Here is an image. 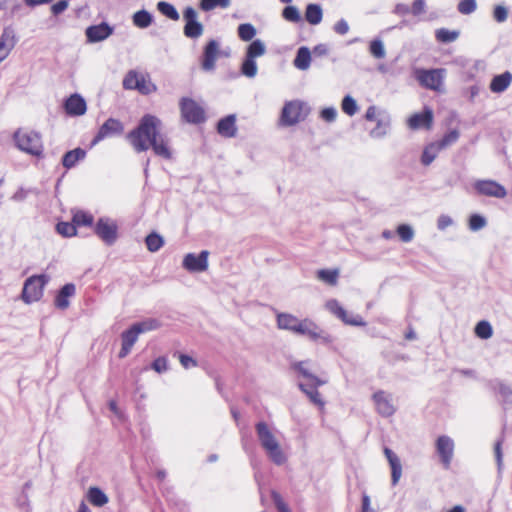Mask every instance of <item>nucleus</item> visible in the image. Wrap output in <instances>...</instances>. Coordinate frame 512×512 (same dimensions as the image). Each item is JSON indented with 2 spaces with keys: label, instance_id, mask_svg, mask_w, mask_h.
Instances as JSON below:
<instances>
[{
  "label": "nucleus",
  "instance_id": "1",
  "mask_svg": "<svg viewBox=\"0 0 512 512\" xmlns=\"http://www.w3.org/2000/svg\"><path fill=\"white\" fill-rule=\"evenodd\" d=\"M161 121L147 114L142 117L139 125L127 134V139L136 152L147 151L150 147L157 156L171 159L172 152L168 139L159 133Z\"/></svg>",
  "mask_w": 512,
  "mask_h": 512
},
{
  "label": "nucleus",
  "instance_id": "2",
  "mask_svg": "<svg viewBox=\"0 0 512 512\" xmlns=\"http://www.w3.org/2000/svg\"><path fill=\"white\" fill-rule=\"evenodd\" d=\"M277 327L295 334L306 335L313 341L321 340L323 343L332 341L330 335L321 330L312 320H300L289 313L277 314Z\"/></svg>",
  "mask_w": 512,
  "mask_h": 512
},
{
  "label": "nucleus",
  "instance_id": "3",
  "mask_svg": "<svg viewBox=\"0 0 512 512\" xmlns=\"http://www.w3.org/2000/svg\"><path fill=\"white\" fill-rule=\"evenodd\" d=\"M255 430L259 444L265 451L268 459L278 466L285 464L287 462V454L276 435V431L263 421L255 425Z\"/></svg>",
  "mask_w": 512,
  "mask_h": 512
},
{
  "label": "nucleus",
  "instance_id": "4",
  "mask_svg": "<svg viewBox=\"0 0 512 512\" xmlns=\"http://www.w3.org/2000/svg\"><path fill=\"white\" fill-rule=\"evenodd\" d=\"M414 77L422 87L433 91H441L446 77V70L443 68H416L414 70Z\"/></svg>",
  "mask_w": 512,
  "mask_h": 512
},
{
  "label": "nucleus",
  "instance_id": "5",
  "mask_svg": "<svg viewBox=\"0 0 512 512\" xmlns=\"http://www.w3.org/2000/svg\"><path fill=\"white\" fill-rule=\"evenodd\" d=\"M17 147L30 155L41 156L43 153V144L41 136L33 131L19 130L14 134Z\"/></svg>",
  "mask_w": 512,
  "mask_h": 512
},
{
  "label": "nucleus",
  "instance_id": "6",
  "mask_svg": "<svg viewBox=\"0 0 512 512\" xmlns=\"http://www.w3.org/2000/svg\"><path fill=\"white\" fill-rule=\"evenodd\" d=\"M48 282L49 276L46 274L29 277L24 283L21 299L27 304L40 300L43 296L44 287Z\"/></svg>",
  "mask_w": 512,
  "mask_h": 512
},
{
  "label": "nucleus",
  "instance_id": "7",
  "mask_svg": "<svg viewBox=\"0 0 512 512\" xmlns=\"http://www.w3.org/2000/svg\"><path fill=\"white\" fill-rule=\"evenodd\" d=\"M123 87L128 90H138L142 94H150L157 90L149 76L130 70L123 79Z\"/></svg>",
  "mask_w": 512,
  "mask_h": 512
},
{
  "label": "nucleus",
  "instance_id": "8",
  "mask_svg": "<svg viewBox=\"0 0 512 512\" xmlns=\"http://www.w3.org/2000/svg\"><path fill=\"white\" fill-rule=\"evenodd\" d=\"M307 115L305 104L299 100L286 102L283 106L280 122L284 126H293L304 120Z\"/></svg>",
  "mask_w": 512,
  "mask_h": 512
},
{
  "label": "nucleus",
  "instance_id": "9",
  "mask_svg": "<svg viewBox=\"0 0 512 512\" xmlns=\"http://www.w3.org/2000/svg\"><path fill=\"white\" fill-rule=\"evenodd\" d=\"M95 234L107 245H113L118 238L117 222L109 217H100L94 227Z\"/></svg>",
  "mask_w": 512,
  "mask_h": 512
},
{
  "label": "nucleus",
  "instance_id": "10",
  "mask_svg": "<svg viewBox=\"0 0 512 512\" xmlns=\"http://www.w3.org/2000/svg\"><path fill=\"white\" fill-rule=\"evenodd\" d=\"M372 401L376 412L382 417H391L397 410L393 395L387 391H375L372 395Z\"/></svg>",
  "mask_w": 512,
  "mask_h": 512
},
{
  "label": "nucleus",
  "instance_id": "11",
  "mask_svg": "<svg viewBox=\"0 0 512 512\" xmlns=\"http://www.w3.org/2000/svg\"><path fill=\"white\" fill-rule=\"evenodd\" d=\"M183 19L185 21L183 32L187 38L197 39L203 34L204 27L198 21V13L194 8L187 7L183 12Z\"/></svg>",
  "mask_w": 512,
  "mask_h": 512
},
{
  "label": "nucleus",
  "instance_id": "12",
  "mask_svg": "<svg viewBox=\"0 0 512 512\" xmlns=\"http://www.w3.org/2000/svg\"><path fill=\"white\" fill-rule=\"evenodd\" d=\"M181 115L189 123H200L205 120L203 108L193 99L182 98L180 101Z\"/></svg>",
  "mask_w": 512,
  "mask_h": 512
},
{
  "label": "nucleus",
  "instance_id": "13",
  "mask_svg": "<svg viewBox=\"0 0 512 512\" xmlns=\"http://www.w3.org/2000/svg\"><path fill=\"white\" fill-rule=\"evenodd\" d=\"M223 55L220 48V43L217 40H210L203 50L201 59V67L206 72L214 71L216 68V61Z\"/></svg>",
  "mask_w": 512,
  "mask_h": 512
},
{
  "label": "nucleus",
  "instance_id": "14",
  "mask_svg": "<svg viewBox=\"0 0 512 512\" xmlns=\"http://www.w3.org/2000/svg\"><path fill=\"white\" fill-rule=\"evenodd\" d=\"M209 252L203 250L200 254L188 253L184 256L182 266L191 273L204 272L208 269Z\"/></svg>",
  "mask_w": 512,
  "mask_h": 512
},
{
  "label": "nucleus",
  "instance_id": "15",
  "mask_svg": "<svg viewBox=\"0 0 512 512\" xmlns=\"http://www.w3.org/2000/svg\"><path fill=\"white\" fill-rule=\"evenodd\" d=\"M435 447L441 463L448 469L454 456L455 444L453 439L447 435H441L437 438Z\"/></svg>",
  "mask_w": 512,
  "mask_h": 512
},
{
  "label": "nucleus",
  "instance_id": "16",
  "mask_svg": "<svg viewBox=\"0 0 512 512\" xmlns=\"http://www.w3.org/2000/svg\"><path fill=\"white\" fill-rule=\"evenodd\" d=\"M474 188L477 193L488 197L503 199L507 195L505 187L494 180H477Z\"/></svg>",
  "mask_w": 512,
  "mask_h": 512
},
{
  "label": "nucleus",
  "instance_id": "17",
  "mask_svg": "<svg viewBox=\"0 0 512 512\" xmlns=\"http://www.w3.org/2000/svg\"><path fill=\"white\" fill-rule=\"evenodd\" d=\"M124 130L123 124L115 119H107L99 128L96 136L94 137L92 144H96L105 138L112 137L114 135H120Z\"/></svg>",
  "mask_w": 512,
  "mask_h": 512
},
{
  "label": "nucleus",
  "instance_id": "18",
  "mask_svg": "<svg viewBox=\"0 0 512 512\" xmlns=\"http://www.w3.org/2000/svg\"><path fill=\"white\" fill-rule=\"evenodd\" d=\"M16 43L17 37L13 27H4L0 35V63L8 57Z\"/></svg>",
  "mask_w": 512,
  "mask_h": 512
},
{
  "label": "nucleus",
  "instance_id": "19",
  "mask_svg": "<svg viewBox=\"0 0 512 512\" xmlns=\"http://www.w3.org/2000/svg\"><path fill=\"white\" fill-rule=\"evenodd\" d=\"M65 111L70 116H82L86 113L85 99L78 93L72 94L64 103Z\"/></svg>",
  "mask_w": 512,
  "mask_h": 512
},
{
  "label": "nucleus",
  "instance_id": "20",
  "mask_svg": "<svg viewBox=\"0 0 512 512\" xmlns=\"http://www.w3.org/2000/svg\"><path fill=\"white\" fill-rule=\"evenodd\" d=\"M85 33L88 42L96 43L103 41L111 36L113 34V28L107 23L103 22L99 25L89 26Z\"/></svg>",
  "mask_w": 512,
  "mask_h": 512
},
{
  "label": "nucleus",
  "instance_id": "21",
  "mask_svg": "<svg viewBox=\"0 0 512 512\" xmlns=\"http://www.w3.org/2000/svg\"><path fill=\"white\" fill-rule=\"evenodd\" d=\"M384 455L391 468V483L393 486L397 485L402 476V464L399 457L388 447H385Z\"/></svg>",
  "mask_w": 512,
  "mask_h": 512
},
{
  "label": "nucleus",
  "instance_id": "22",
  "mask_svg": "<svg viewBox=\"0 0 512 512\" xmlns=\"http://www.w3.org/2000/svg\"><path fill=\"white\" fill-rule=\"evenodd\" d=\"M433 121V111L430 108H425L422 113L412 115L408 120V125L411 129L427 128L429 129Z\"/></svg>",
  "mask_w": 512,
  "mask_h": 512
},
{
  "label": "nucleus",
  "instance_id": "23",
  "mask_svg": "<svg viewBox=\"0 0 512 512\" xmlns=\"http://www.w3.org/2000/svg\"><path fill=\"white\" fill-rule=\"evenodd\" d=\"M139 335L140 334L133 325L121 334L122 347L119 351L120 358H124L130 353Z\"/></svg>",
  "mask_w": 512,
  "mask_h": 512
},
{
  "label": "nucleus",
  "instance_id": "24",
  "mask_svg": "<svg viewBox=\"0 0 512 512\" xmlns=\"http://www.w3.org/2000/svg\"><path fill=\"white\" fill-rule=\"evenodd\" d=\"M217 131L221 136L234 137L237 132L235 115H228L222 118L217 125Z\"/></svg>",
  "mask_w": 512,
  "mask_h": 512
},
{
  "label": "nucleus",
  "instance_id": "25",
  "mask_svg": "<svg viewBox=\"0 0 512 512\" xmlns=\"http://www.w3.org/2000/svg\"><path fill=\"white\" fill-rule=\"evenodd\" d=\"M511 82L512 74L506 71L502 74L494 76L489 87L493 93H502L510 86Z\"/></svg>",
  "mask_w": 512,
  "mask_h": 512
},
{
  "label": "nucleus",
  "instance_id": "26",
  "mask_svg": "<svg viewBox=\"0 0 512 512\" xmlns=\"http://www.w3.org/2000/svg\"><path fill=\"white\" fill-rule=\"evenodd\" d=\"M76 288L72 283L64 285L55 298V306L59 309H66L69 306V298L75 294Z\"/></svg>",
  "mask_w": 512,
  "mask_h": 512
},
{
  "label": "nucleus",
  "instance_id": "27",
  "mask_svg": "<svg viewBox=\"0 0 512 512\" xmlns=\"http://www.w3.org/2000/svg\"><path fill=\"white\" fill-rule=\"evenodd\" d=\"M295 68L306 71L311 65V52L308 47L302 46L297 50L296 57L293 60Z\"/></svg>",
  "mask_w": 512,
  "mask_h": 512
},
{
  "label": "nucleus",
  "instance_id": "28",
  "mask_svg": "<svg viewBox=\"0 0 512 512\" xmlns=\"http://www.w3.org/2000/svg\"><path fill=\"white\" fill-rule=\"evenodd\" d=\"M390 122V117L388 115L380 116L377 119L376 127L369 132V135L374 139L385 137L388 134Z\"/></svg>",
  "mask_w": 512,
  "mask_h": 512
},
{
  "label": "nucleus",
  "instance_id": "29",
  "mask_svg": "<svg viewBox=\"0 0 512 512\" xmlns=\"http://www.w3.org/2000/svg\"><path fill=\"white\" fill-rule=\"evenodd\" d=\"M86 156V151L81 148H76L64 154L62 164L65 168L70 169L74 167L78 161L83 160Z\"/></svg>",
  "mask_w": 512,
  "mask_h": 512
},
{
  "label": "nucleus",
  "instance_id": "30",
  "mask_svg": "<svg viewBox=\"0 0 512 512\" xmlns=\"http://www.w3.org/2000/svg\"><path fill=\"white\" fill-rule=\"evenodd\" d=\"M88 501L96 507H102L109 501L107 495L98 487H90L87 492Z\"/></svg>",
  "mask_w": 512,
  "mask_h": 512
},
{
  "label": "nucleus",
  "instance_id": "31",
  "mask_svg": "<svg viewBox=\"0 0 512 512\" xmlns=\"http://www.w3.org/2000/svg\"><path fill=\"white\" fill-rule=\"evenodd\" d=\"M323 18V11L319 4H308L305 11V19L311 25H318Z\"/></svg>",
  "mask_w": 512,
  "mask_h": 512
},
{
  "label": "nucleus",
  "instance_id": "32",
  "mask_svg": "<svg viewBox=\"0 0 512 512\" xmlns=\"http://www.w3.org/2000/svg\"><path fill=\"white\" fill-rule=\"evenodd\" d=\"M441 150V145H439L437 142H433L427 145L422 153V164L425 166L430 165L435 160V158L437 157Z\"/></svg>",
  "mask_w": 512,
  "mask_h": 512
},
{
  "label": "nucleus",
  "instance_id": "33",
  "mask_svg": "<svg viewBox=\"0 0 512 512\" xmlns=\"http://www.w3.org/2000/svg\"><path fill=\"white\" fill-rule=\"evenodd\" d=\"M133 24L141 29L149 27L153 22V16L147 10H140L132 17Z\"/></svg>",
  "mask_w": 512,
  "mask_h": 512
},
{
  "label": "nucleus",
  "instance_id": "34",
  "mask_svg": "<svg viewBox=\"0 0 512 512\" xmlns=\"http://www.w3.org/2000/svg\"><path fill=\"white\" fill-rule=\"evenodd\" d=\"M266 53V46L264 42L260 39L253 40L246 49L245 56L256 59L257 57H261Z\"/></svg>",
  "mask_w": 512,
  "mask_h": 512
},
{
  "label": "nucleus",
  "instance_id": "35",
  "mask_svg": "<svg viewBox=\"0 0 512 512\" xmlns=\"http://www.w3.org/2000/svg\"><path fill=\"white\" fill-rule=\"evenodd\" d=\"M318 386H314L311 382L308 384L299 383V388L309 397V399L316 405L323 406L324 402L321 399L320 393L317 390Z\"/></svg>",
  "mask_w": 512,
  "mask_h": 512
},
{
  "label": "nucleus",
  "instance_id": "36",
  "mask_svg": "<svg viewBox=\"0 0 512 512\" xmlns=\"http://www.w3.org/2000/svg\"><path fill=\"white\" fill-rule=\"evenodd\" d=\"M308 362H299L295 365V368L305 377L308 382H311L314 386L324 385L327 381L321 380L315 375H313L308 368Z\"/></svg>",
  "mask_w": 512,
  "mask_h": 512
},
{
  "label": "nucleus",
  "instance_id": "37",
  "mask_svg": "<svg viewBox=\"0 0 512 512\" xmlns=\"http://www.w3.org/2000/svg\"><path fill=\"white\" fill-rule=\"evenodd\" d=\"M256 34V28L250 23L240 24L237 28V35L244 42L251 41Z\"/></svg>",
  "mask_w": 512,
  "mask_h": 512
},
{
  "label": "nucleus",
  "instance_id": "38",
  "mask_svg": "<svg viewBox=\"0 0 512 512\" xmlns=\"http://www.w3.org/2000/svg\"><path fill=\"white\" fill-rule=\"evenodd\" d=\"M257 72L258 67L255 59L245 56L241 65V73L248 78H254Z\"/></svg>",
  "mask_w": 512,
  "mask_h": 512
},
{
  "label": "nucleus",
  "instance_id": "39",
  "mask_svg": "<svg viewBox=\"0 0 512 512\" xmlns=\"http://www.w3.org/2000/svg\"><path fill=\"white\" fill-rule=\"evenodd\" d=\"M145 242H146V246H147V249L150 251V252H157L159 251L163 245H164V239L162 236H160L159 234L153 232V233H150L146 239H145Z\"/></svg>",
  "mask_w": 512,
  "mask_h": 512
},
{
  "label": "nucleus",
  "instance_id": "40",
  "mask_svg": "<svg viewBox=\"0 0 512 512\" xmlns=\"http://www.w3.org/2000/svg\"><path fill=\"white\" fill-rule=\"evenodd\" d=\"M157 9L162 15L166 16L167 18H169L171 20L177 21L179 19L178 11L172 4H170L168 2H165V1L158 2Z\"/></svg>",
  "mask_w": 512,
  "mask_h": 512
},
{
  "label": "nucleus",
  "instance_id": "41",
  "mask_svg": "<svg viewBox=\"0 0 512 512\" xmlns=\"http://www.w3.org/2000/svg\"><path fill=\"white\" fill-rule=\"evenodd\" d=\"M435 37L439 42L451 43L457 40V38L459 37V32L456 30L451 31L446 28H440L436 30Z\"/></svg>",
  "mask_w": 512,
  "mask_h": 512
},
{
  "label": "nucleus",
  "instance_id": "42",
  "mask_svg": "<svg viewBox=\"0 0 512 512\" xmlns=\"http://www.w3.org/2000/svg\"><path fill=\"white\" fill-rule=\"evenodd\" d=\"M230 4L231 0H201L200 8L203 11H211L215 8L226 9Z\"/></svg>",
  "mask_w": 512,
  "mask_h": 512
},
{
  "label": "nucleus",
  "instance_id": "43",
  "mask_svg": "<svg viewBox=\"0 0 512 512\" xmlns=\"http://www.w3.org/2000/svg\"><path fill=\"white\" fill-rule=\"evenodd\" d=\"M139 334L155 330L160 327L158 320L149 318L144 321L133 324Z\"/></svg>",
  "mask_w": 512,
  "mask_h": 512
},
{
  "label": "nucleus",
  "instance_id": "44",
  "mask_svg": "<svg viewBox=\"0 0 512 512\" xmlns=\"http://www.w3.org/2000/svg\"><path fill=\"white\" fill-rule=\"evenodd\" d=\"M341 108H342V111L347 114L348 116H353L357 113L358 111V105H357V102L356 100L350 96V95H346L343 100H342V103H341Z\"/></svg>",
  "mask_w": 512,
  "mask_h": 512
},
{
  "label": "nucleus",
  "instance_id": "45",
  "mask_svg": "<svg viewBox=\"0 0 512 512\" xmlns=\"http://www.w3.org/2000/svg\"><path fill=\"white\" fill-rule=\"evenodd\" d=\"M396 232L401 241L405 243L411 242L415 236L414 229L409 224H400Z\"/></svg>",
  "mask_w": 512,
  "mask_h": 512
},
{
  "label": "nucleus",
  "instance_id": "46",
  "mask_svg": "<svg viewBox=\"0 0 512 512\" xmlns=\"http://www.w3.org/2000/svg\"><path fill=\"white\" fill-rule=\"evenodd\" d=\"M369 51L376 59H383L386 56L383 41L380 39H374L370 42Z\"/></svg>",
  "mask_w": 512,
  "mask_h": 512
},
{
  "label": "nucleus",
  "instance_id": "47",
  "mask_svg": "<svg viewBox=\"0 0 512 512\" xmlns=\"http://www.w3.org/2000/svg\"><path fill=\"white\" fill-rule=\"evenodd\" d=\"M282 17L292 23H298L301 21V14L296 6H286L282 11Z\"/></svg>",
  "mask_w": 512,
  "mask_h": 512
},
{
  "label": "nucleus",
  "instance_id": "48",
  "mask_svg": "<svg viewBox=\"0 0 512 512\" xmlns=\"http://www.w3.org/2000/svg\"><path fill=\"white\" fill-rule=\"evenodd\" d=\"M93 216L84 211L74 213L72 221L76 226H91L93 224Z\"/></svg>",
  "mask_w": 512,
  "mask_h": 512
},
{
  "label": "nucleus",
  "instance_id": "49",
  "mask_svg": "<svg viewBox=\"0 0 512 512\" xmlns=\"http://www.w3.org/2000/svg\"><path fill=\"white\" fill-rule=\"evenodd\" d=\"M475 334L481 339H489L493 334V329L488 321H480L475 327Z\"/></svg>",
  "mask_w": 512,
  "mask_h": 512
},
{
  "label": "nucleus",
  "instance_id": "50",
  "mask_svg": "<svg viewBox=\"0 0 512 512\" xmlns=\"http://www.w3.org/2000/svg\"><path fill=\"white\" fill-rule=\"evenodd\" d=\"M56 231L63 237L74 236V235H76V232H77L76 225L74 224V222H72V223L59 222L56 225Z\"/></svg>",
  "mask_w": 512,
  "mask_h": 512
},
{
  "label": "nucleus",
  "instance_id": "51",
  "mask_svg": "<svg viewBox=\"0 0 512 512\" xmlns=\"http://www.w3.org/2000/svg\"><path fill=\"white\" fill-rule=\"evenodd\" d=\"M337 270L322 269L318 271V278L328 284L335 285L338 279Z\"/></svg>",
  "mask_w": 512,
  "mask_h": 512
},
{
  "label": "nucleus",
  "instance_id": "52",
  "mask_svg": "<svg viewBox=\"0 0 512 512\" xmlns=\"http://www.w3.org/2000/svg\"><path fill=\"white\" fill-rule=\"evenodd\" d=\"M21 7L19 0H0V11L10 10L11 16H14Z\"/></svg>",
  "mask_w": 512,
  "mask_h": 512
},
{
  "label": "nucleus",
  "instance_id": "53",
  "mask_svg": "<svg viewBox=\"0 0 512 512\" xmlns=\"http://www.w3.org/2000/svg\"><path fill=\"white\" fill-rule=\"evenodd\" d=\"M345 324L352 326H365L366 323L363 318L358 314H351L345 311V316L340 318Z\"/></svg>",
  "mask_w": 512,
  "mask_h": 512
},
{
  "label": "nucleus",
  "instance_id": "54",
  "mask_svg": "<svg viewBox=\"0 0 512 512\" xmlns=\"http://www.w3.org/2000/svg\"><path fill=\"white\" fill-rule=\"evenodd\" d=\"M487 222L486 219L479 215V214H473L470 216L469 219V228L472 231H479L483 229L486 226Z\"/></svg>",
  "mask_w": 512,
  "mask_h": 512
},
{
  "label": "nucleus",
  "instance_id": "55",
  "mask_svg": "<svg viewBox=\"0 0 512 512\" xmlns=\"http://www.w3.org/2000/svg\"><path fill=\"white\" fill-rule=\"evenodd\" d=\"M457 8L461 14L469 15L476 10L477 4L475 0H461Z\"/></svg>",
  "mask_w": 512,
  "mask_h": 512
},
{
  "label": "nucleus",
  "instance_id": "56",
  "mask_svg": "<svg viewBox=\"0 0 512 512\" xmlns=\"http://www.w3.org/2000/svg\"><path fill=\"white\" fill-rule=\"evenodd\" d=\"M459 138V132L457 130H451L447 134L443 136V138L438 141L437 143L441 145V148L444 149L448 147L449 145H452L455 143Z\"/></svg>",
  "mask_w": 512,
  "mask_h": 512
},
{
  "label": "nucleus",
  "instance_id": "57",
  "mask_svg": "<svg viewBox=\"0 0 512 512\" xmlns=\"http://www.w3.org/2000/svg\"><path fill=\"white\" fill-rule=\"evenodd\" d=\"M326 308L339 319L341 318V316H345L346 310L335 299L329 300L326 303Z\"/></svg>",
  "mask_w": 512,
  "mask_h": 512
},
{
  "label": "nucleus",
  "instance_id": "58",
  "mask_svg": "<svg viewBox=\"0 0 512 512\" xmlns=\"http://www.w3.org/2000/svg\"><path fill=\"white\" fill-rule=\"evenodd\" d=\"M494 388L501 395L504 401H508L512 396V388L505 383L497 382Z\"/></svg>",
  "mask_w": 512,
  "mask_h": 512
},
{
  "label": "nucleus",
  "instance_id": "59",
  "mask_svg": "<svg viewBox=\"0 0 512 512\" xmlns=\"http://www.w3.org/2000/svg\"><path fill=\"white\" fill-rule=\"evenodd\" d=\"M493 17L498 23H503L508 18V10L503 5H497L493 11Z\"/></svg>",
  "mask_w": 512,
  "mask_h": 512
},
{
  "label": "nucleus",
  "instance_id": "60",
  "mask_svg": "<svg viewBox=\"0 0 512 512\" xmlns=\"http://www.w3.org/2000/svg\"><path fill=\"white\" fill-rule=\"evenodd\" d=\"M272 500L279 512H290L287 504L277 492H272Z\"/></svg>",
  "mask_w": 512,
  "mask_h": 512
},
{
  "label": "nucleus",
  "instance_id": "61",
  "mask_svg": "<svg viewBox=\"0 0 512 512\" xmlns=\"http://www.w3.org/2000/svg\"><path fill=\"white\" fill-rule=\"evenodd\" d=\"M426 3L424 0H415L410 7V13L419 16L425 12Z\"/></svg>",
  "mask_w": 512,
  "mask_h": 512
},
{
  "label": "nucleus",
  "instance_id": "62",
  "mask_svg": "<svg viewBox=\"0 0 512 512\" xmlns=\"http://www.w3.org/2000/svg\"><path fill=\"white\" fill-rule=\"evenodd\" d=\"M333 30L339 35H345L349 31V24L345 19H340L334 24Z\"/></svg>",
  "mask_w": 512,
  "mask_h": 512
},
{
  "label": "nucleus",
  "instance_id": "63",
  "mask_svg": "<svg viewBox=\"0 0 512 512\" xmlns=\"http://www.w3.org/2000/svg\"><path fill=\"white\" fill-rule=\"evenodd\" d=\"M453 225V220L449 215L442 214L437 219V228L441 231L445 230L447 227Z\"/></svg>",
  "mask_w": 512,
  "mask_h": 512
},
{
  "label": "nucleus",
  "instance_id": "64",
  "mask_svg": "<svg viewBox=\"0 0 512 512\" xmlns=\"http://www.w3.org/2000/svg\"><path fill=\"white\" fill-rule=\"evenodd\" d=\"M336 116L337 110L334 107H327L321 111V118L327 122H333Z\"/></svg>",
  "mask_w": 512,
  "mask_h": 512
}]
</instances>
